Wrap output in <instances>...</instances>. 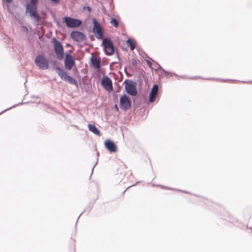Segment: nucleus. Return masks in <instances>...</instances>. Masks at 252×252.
<instances>
[{"mask_svg":"<svg viewBox=\"0 0 252 252\" xmlns=\"http://www.w3.org/2000/svg\"><path fill=\"white\" fill-rule=\"evenodd\" d=\"M82 213H81V214L78 216V219H79V218H80V216L82 215Z\"/></svg>","mask_w":252,"mask_h":252,"instance_id":"nucleus-36","label":"nucleus"},{"mask_svg":"<svg viewBox=\"0 0 252 252\" xmlns=\"http://www.w3.org/2000/svg\"><path fill=\"white\" fill-rule=\"evenodd\" d=\"M88 127L89 130L94 134L98 136L101 135L100 130L95 125L89 124L88 125Z\"/></svg>","mask_w":252,"mask_h":252,"instance_id":"nucleus-14","label":"nucleus"},{"mask_svg":"<svg viewBox=\"0 0 252 252\" xmlns=\"http://www.w3.org/2000/svg\"><path fill=\"white\" fill-rule=\"evenodd\" d=\"M167 189H170V190H172V189H170V188H167Z\"/></svg>","mask_w":252,"mask_h":252,"instance_id":"nucleus-39","label":"nucleus"},{"mask_svg":"<svg viewBox=\"0 0 252 252\" xmlns=\"http://www.w3.org/2000/svg\"><path fill=\"white\" fill-rule=\"evenodd\" d=\"M94 25L93 32L97 39H102L101 46L103 47L105 54L107 56H110L114 53L115 48L114 47L111 40L108 38H103V32L101 25L95 18L93 19Z\"/></svg>","mask_w":252,"mask_h":252,"instance_id":"nucleus-1","label":"nucleus"},{"mask_svg":"<svg viewBox=\"0 0 252 252\" xmlns=\"http://www.w3.org/2000/svg\"><path fill=\"white\" fill-rule=\"evenodd\" d=\"M63 23L65 24L67 27L72 28L79 27L82 24V21L78 19L65 16L63 18Z\"/></svg>","mask_w":252,"mask_h":252,"instance_id":"nucleus-5","label":"nucleus"},{"mask_svg":"<svg viewBox=\"0 0 252 252\" xmlns=\"http://www.w3.org/2000/svg\"><path fill=\"white\" fill-rule=\"evenodd\" d=\"M120 107L121 109L126 111L131 108L130 98L126 94H124L120 98Z\"/></svg>","mask_w":252,"mask_h":252,"instance_id":"nucleus-6","label":"nucleus"},{"mask_svg":"<svg viewBox=\"0 0 252 252\" xmlns=\"http://www.w3.org/2000/svg\"><path fill=\"white\" fill-rule=\"evenodd\" d=\"M146 62L147 63V64L149 65V66L152 68V63L149 60H146Z\"/></svg>","mask_w":252,"mask_h":252,"instance_id":"nucleus-26","label":"nucleus"},{"mask_svg":"<svg viewBox=\"0 0 252 252\" xmlns=\"http://www.w3.org/2000/svg\"><path fill=\"white\" fill-rule=\"evenodd\" d=\"M131 61H132V64H133L134 66H136V65H137V61H136V60L135 59H132Z\"/></svg>","mask_w":252,"mask_h":252,"instance_id":"nucleus-25","label":"nucleus"},{"mask_svg":"<svg viewBox=\"0 0 252 252\" xmlns=\"http://www.w3.org/2000/svg\"><path fill=\"white\" fill-rule=\"evenodd\" d=\"M206 79L218 80V81H222V82H224L226 81L225 80H223V79H221L220 78H206Z\"/></svg>","mask_w":252,"mask_h":252,"instance_id":"nucleus-24","label":"nucleus"},{"mask_svg":"<svg viewBox=\"0 0 252 252\" xmlns=\"http://www.w3.org/2000/svg\"><path fill=\"white\" fill-rule=\"evenodd\" d=\"M27 103V102L23 103V102H22L19 103L18 104H15V105H13L12 106H11V107H10L9 108H8L5 109L4 110L1 111V112H0V115H1L2 113H4V112H5V111H7L8 110H10V109L16 107V106H18L19 105L22 104Z\"/></svg>","mask_w":252,"mask_h":252,"instance_id":"nucleus-19","label":"nucleus"},{"mask_svg":"<svg viewBox=\"0 0 252 252\" xmlns=\"http://www.w3.org/2000/svg\"><path fill=\"white\" fill-rule=\"evenodd\" d=\"M126 42L127 46L130 48L131 50H133L135 48V44L132 39L128 38Z\"/></svg>","mask_w":252,"mask_h":252,"instance_id":"nucleus-16","label":"nucleus"},{"mask_svg":"<svg viewBox=\"0 0 252 252\" xmlns=\"http://www.w3.org/2000/svg\"><path fill=\"white\" fill-rule=\"evenodd\" d=\"M155 66V67L158 66L157 68L155 69L156 71L158 70V69H161L162 71V73H163V74L167 78H169L170 76H172L173 73L168 72L166 70H164L163 69H162L161 67L158 63H156Z\"/></svg>","mask_w":252,"mask_h":252,"instance_id":"nucleus-15","label":"nucleus"},{"mask_svg":"<svg viewBox=\"0 0 252 252\" xmlns=\"http://www.w3.org/2000/svg\"><path fill=\"white\" fill-rule=\"evenodd\" d=\"M117 58L119 61H120V58H119V56L117 55Z\"/></svg>","mask_w":252,"mask_h":252,"instance_id":"nucleus-34","label":"nucleus"},{"mask_svg":"<svg viewBox=\"0 0 252 252\" xmlns=\"http://www.w3.org/2000/svg\"><path fill=\"white\" fill-rule=\"evenodd\" d=\"M138 183V182H136L135 184H133V185H132V186H130L128 187L127 188V189H126L124 191L123 193H124L126 192V189H128V188H129L130 187H132V186H135V185H136V184H137Z\"/></svg>","mask_w":252,"mask_h":252,"instance_id":"nucleus-29","label":"nucleus"},{"mask_svg":"<svg viewBox=\"0 0 252 252\" xmlns=\"http://www.w3.org/2000/svg\"><path fill=\"white\" fill-rule=\"evenodd\" d=\"M97 161L96 162V163H95L94 165H95L97 164ZM94 166H94V167H93L92 171V174L93 173V170H94Z\"/></svg>","mask_w":252,"mask_h":252,"instance_id":"nucleus-33","label":"nucleus"},{"mask_svg":"<svg viewBox=\"0 0 252 252\" xmlns=\"http://www.w3.org/2000/svg\"><path fill=\"white\" fill-rule=\"evenodd\" d=\"M55 69L57 70V73L61 79L64 80L65 82H68L70 84L74 85L77 87L78 86L77 81L73 77L68 75L62 68L59 66H56Z\"/></svg>","mask_w":252,"mask_h":252,"instance_id":"nucleus-3","label":"nucleus"},{"mask_svg":"<svg viewBox=\"0 0 252 252\" xmlns=\"http://www.w3.org/2000/svg\"><path fill=\"white\" fill-rule=\"evenodd\" d=\"M128 81L126 83L125 85V89L126 93L131 95L136 96L137 94V89L135 86V83L133 82L132 80H126L125 82Z\"/></svg>","mask_w":252,"mask_h":252,"instance_id":"nucleus-7","label":"nucleus"},{"mask_svg":"<svg viewBox=\"0 0 252 252\" xmlns=\"http://www.w3.org/2000/svg\"><path fill=\"white\" fill-rule=\"evenodd\" d=\"M64 63L65 68L68 70H70L75 64V59L73 57L68 58H65Z\"/></svg>","mask_w":252,"mask_h":252,"instance_id":"nucleus-12","label":"nucleus"},{"mask_svg":"<svg viewBox=\"0 0 252 252\" xmlns=\"http://www.w3.org/2000/svg\"><path fill=\"white\" fill-rule=\"evenodd\" d=\"M70 50L66 51V52L65 53V58H68L73 57L72 55H70Z\"/></svg>","mask_w":252,"mask_h":252,"instance_id":"nucleus-23","label":"nucleus"},{"mask_svg":"<svg viewBox=\"0 0 252 252\" xmlns=\"http://www.w3.org/2000/svg\"><path fill=\"white\" fill-rule=\"evenodd\" d=\"M184 192H185L186 193H189L188 191H184Z\"/></svg>","mask_w":252,"mask_h":252,"instance_id":"nucleus-37","label":"nucleus"},{"mask_svg":"<svg viewBox=\"0 0 252 252\" xmlns=\"http://www.w3.org/2000/svg\"><path fill=\"white\" fill-rule=\"evenodd\" d=\"M91 64L92 66L97 69H99L101 67V61L100 60L97 59L96 57L92 56L91 57Z\"/></svg>","mask_w":252,"mask_h":252,"instance_id":"nucleus-13","label":"nucleus"},{"mask_svg":"<svg viewBox=\"0 0 252 252\" xmlns=\"http://www.w3.org/2000/svg\"><path fill=\"white\" fill-rule=\"evenodd\" d=\"M158 84H156L154 85V86H153L150 92H151V93H153V92L158 93Z\"/></svg>","mask_w":252,"mask_h":252,"instance_id":"nucleus-20","label":"nucleus"},{"mask_svg":"<svg viewBox=\"0 0 252 252\" xmlns=\"http://www.w3.org/2000/svg\"><path fill=\"white\" fill-rule=\"evenodd\" d=\"M158 92H153V93H151V92H150L149 95V100L150 102H153L155 101L158 95Z\"/></svg>","mask_w":252,"mask_h":252,"instance_id":"nucleus-17","label":"nucleus"},{"mask_svg":"<svg viewBox=\"0 0 252 252\" xmlns=\"http://www.w3.org/2000/svg\"><path fill=\"white\" fill-rule=\"evenodd\" d=\"M35 64L40 69H47L49 67V64L47 60L42 55H37L34 60Z\"/></svg>","mask_w":252,"mask_h":252,"instance_id":"nucleus-8","label":"nucleus"},{"mask_svg":"<svg viewBox=\"0 0 252 252\" xmlns=\"http://www.w3.org/2000/svg\"><path fill=\"white\" fill-rule=\"evenodd\" d=\"M248 229H249L251 231H252V220H249V224L247 226Z\"/></svg>","mask_w":252,"mask_h":252,"instance_id":"nucleus-22","label":"nucleus"},{"mask_svg":"<svg viewBox=\"0 0 252 252\" xmlns=\"http://www.w3.org/2000/svg\"><path fill=\"white\" fill-rule=\"evenodd\" d=\"M21 30L23 32H25L27 34H28L29 32V29L26 26H21Z\"/></svg>","mask_w":252,"mask_h":252,"instance_id":"nucleus-21","label":"nucleus"},{"mask_svg":"<svg viewBox=\"0 0 252 252\" xmlns=\"http://www.w3.org/2000/svg\"><path fill=\"white\" fill-rule=\"evenodd\" d=\"M70 36L72 39L76 42L84 41L86 39V35L79 31H73L70 33Z\"/></svg>","mask_w":252,"mask_h":252,"instance_id":"nucleus-10","label":"nucleus"},{"mask_svg":"<svg viewBox=\"0 0 252 252\" xmlns=\"http://www.w3.org/2000/svg\"><path fill=\"white\" fill-rule=\"evenodd\" d=\"M53 43L54 50L56 55L57 58L60 61L63 60L64 55L63 44L60 41L55 38H53Z\"/></svg>","mask_w":252,"mask_h":252,"instance_id":"nucleus-4","label":"nucleus"},{"mask_svg":"<svg viewBox=\"0 0 252 252\" xmlns=\"http://www.w3.org/2000/svg\"><path fill=\"white\" fill-rule=\"evenodd\" d=\"M105 147L111 153H116L117 150L115 143L111 140L107 139L104 142Z\"/></svg>","mask_w":252,"mask_h":252,"instance_id":"nucleus-11","label":"nucleus"},{"mask_svg":"<svg viewBox=\"0 0 252 252\" xmlns=\"http://www.w3.org/2000/svg\"><path fill=\"white\" fill-rule=\"evenodd\" d=\"M7 3H10L12 0H5Z\"/></svg>","mask_w":252,"mask_h":252,"instance_id":"nucleus-32","label":"nucleus"},{"mask_svg":"<svg viewBox=\"0 0 252 252\" xmlns=\"http://www.w3.org/2000/svg\"><path fill=\"white\" fill-rule=\"evenodd\" d=\"M50 1L55 4H58L60 3V0H50Z\"/></svg>","mask_w":252,"mask_h":252,"instance_id":"nucleus-27","label":"nucleus"},{"mask_svg":"<svg viewBox=\"0 0 252 252\" xmlns=\"http://www.w3.org/2000/svg\"><path fill=\"white\" fill-rule=\"evenodd\" d=\"M38 0H30V3H27L26 6V13H28L32 19L34 20L35 23L38 25L40 17L37 12V7L36 4Z\"/></svg>","mask_w":252,"mask_h":252,"instance_id":"nucleus-2","label":"nucleus"},{"mask_svg":"<svg viewBox=\"0 0 252 252\" xmlns=\"http://www.w3.org/2000/svg\"><path fill=\"white\" fill-rule=\"evenodd\" d=\"M86 8L88 11H91V8L90 7V6H87V7H85L84 8Z\"/></svg>","mask_w":252,"mask_h":252,"instance_id":"nucleus-31","label":"nucleus"},{"mask_svg":"<svg viewBox=\"0 0 252 252\" xmlns=\"http://www.w3.org/2000/svg\"><path fill=\"white\" fill-rule=\"evenodd\" d=\"M69 46V44H67L66 46Z\"/></svg>","mask_w":252,"mask_h":252,"instance_id":"nucleus-38","label":"nucleus"},{"mask_svg":"<svg viewBox=\"0 0 252 252\" xmlns=\"http://www.w3.org/2000/svg\"><path fill=\"white\" fill-rule=\"evenodd\" d=\"M189 78H190V79H197V78H199V79H203V78L200 77V76L192 77H190Z\"/></svg>","mask_w":252,"mask_h":252,"instance_id":"nucleus-28","label":"nucleus"},{"mask_svg":"<svg viewBox=\"0 0 252 252\" xmlns=\"http://www.w3.org/2000/svg\"><path fill=\"white\" fill-rule=\"evenodd\" d=\"M101 85L106 91L111 92L113 90L112 82L107 76H104L101 81Z\"/></svg>","mask_w":252,"mask_h":252,"instance_id":"nucleus-9","label":"nucleus"},{"mask_svg":"<svg viewBox=\"0 0 252 252\" xmlns=\"http://www.w3.org/2000/svg\"><path fill=\"white\" fill-rule=\"evenodd\" d=\"M110 23L115 28H118L119 27V22L115 18H112Z\"/></svg>","mask_w":252,"mask_h":252,"instance_id":"nucleus-18","label":"nucleus"},{"mask_svg":"<svg viewBox=\"0 0 252 252\" xmlns=\"http://www.w3.org/2000/svg\"><path fill=\"white\" fill-rule=\"evenodd\" d=\"M174 76H176V77H178V75H177V74H175V73H174Z\"/></svg>","mask_w":252,"mask_h":252,"instance_id":"nucleus-35","label":"nucleus"},{"mask_svg":"<svg viewBox=\"0 0 252 252\" xmlns=\"http://www.w3.org/2000/svg\"><path fill=\"white\" fill-rule=\"evenodd\" d=\"M114 108L115 109V110H116V111H119V107H118V105H117V104H115V105H114Z\"/></svg>","mask_w":252,"mask_h":252,"instance_id":"nucleus-30","label":"nucleus"}]
</instances>
